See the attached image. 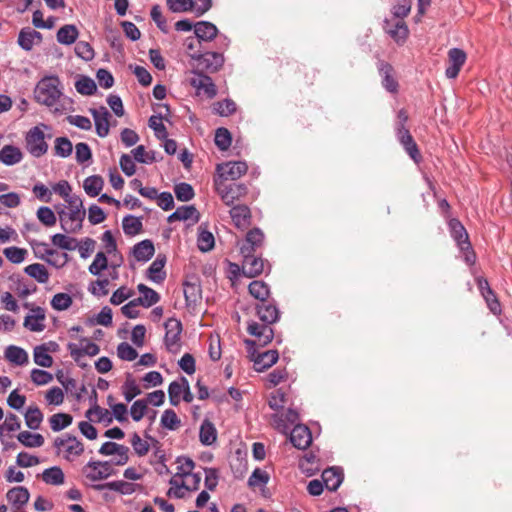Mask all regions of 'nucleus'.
<instances>
[{
    "instance_id": "obj_1",
    "label": "nucleus",
    "mask_w": 512,
    "mask_h": 512,
    "mask_svg": "<svg viewBox=\"0 0 512 512\" xmlns=\"http://www.w3.org/2000/svg\"><path fill=\"white\" fill-rule=\"evenodd\" d=\"M60 81L56 76H47L41 79L34 87V99L37 102L50 107L55 112L61 111L59 100L62 92L59 88Z\"/></svg>"
},
{
    "instance_id": "obj_2",
    "label": "nucleus",
    "mask_w": 512,
    "mask_h": 512,
    "mask_svg": "<svg viewBox=\"0 0 512 512\" xmlns=\"http://www.w3.org/2000/svg\"><path fill=\"white\" fill-rule=\"evenodd\" d=\"M189 57L195 61L194 69L202 73H215L219 71L224 64V56L221 52H212L197 50L189 53Z\"/></svg>"
},
{
    "instance_id": "obj_3",
    "label": "nucleus",
    "mask_w": 512,
    "mask_h": 512,
    "mask_svg": "<svg viewBox=\"0 0 512 512\" xmlns=\"http://www.w3.org/2000/svg\"><path fill=\"white\" fill-rule=\"evenodd\" d=\"M62 230L68 234L77 233L82 229L86 216L85 210L67 209L65 204L55 206Z\"/></svg>"
},
{
    "instance_id": "obj_4",
    "label": "nucleus",
    "mask_w": 512,
    "mask_h": 512,
    "mask_svg": "<svg viewBox=\"0 0 512 512\" xmlns=\"http://www.w3.org/2000/svg\"><path fill=\"white\" fill-rule=\"evenodd\" d=\"M449 228L452 238L457 243L459 249L463 252L464 261L468 265L475 264L476 255L469 241V236L465 227L461 224L459 220L451 219L449 221Z\"/></svg>"
},
{
    "instance_id": "obj_5",
    "label": "nucleus",
    "mask_w": 512,
    "mask_h": 512,
    "mask_svg": "<svg viewBox=\"0 0 512 512\" xmlns=\"http://www.w3.org/2000/svg\"><path fill=\"white\" fill-rule=\"evenodd\" d=\"M53 445L57 455L62 456L68 461L75 460L84 452L83 443L71 434H64L55 438Z\"/></svg>"
},
{
    "instance_id": "obj_6",
    "label": "nucleus",
    "mask_w": 512,
    "mask_h": 512,
    "mask_svg": "<svg viewBox=\"0 0 512 512\" xmlns=\"http://www.w3.org/2000/svg\"><path fill=\"white\" fill-rule=\"evenodd\" d=\"M214 185L217 194L227 206H233L236 201L241 200L248 193V187L243 183H227L223 180H215Z\"/></svg>"
},
{
    "instance_id": "obj_7",
    "label": "nucleus",
    "mask_w": 512,
    "mask_h": 512,
    "mask_svg": "<svg viewBox=\"0 0 512 512\" xmlns=\"http://www.w3.org/2000/svg\"><path fill=\"white\" fill-rule=\"evenodd\" d=\"M164 344L166 349L173 354L180 351L182 323L176 318H169L165 324Z\"/></svg>"
},
{
    "instance_id": "obj_8",
    "label": "nucleus",
    "mask_w": 512,
    "mask_h": 512,
    "mask_svg": "<svg viewBox=\"0 0 512 512\" xmlns=\"http://www.w3.org/2000/svg\"><path fill=\"white\" fill-rule=\"evenodd\" d=\"M240 252L243 256L242 271L245 276L253 278L264 271V260L254 256L251 246H241Z\"/></svg>"
},
{
    "instance_id": "obj_9",
    "label": "nucleus",
    "mask_w": 512,
    "mask_h": 512,
    "mask_svg": "<svg viewBox=\"0 0 512 512\" xmlns=\"http://www.w3.org/2000/svg\"><path fill=\"white\" fill-rule=\"evenodd\" d=\"M83 472L90 481H100L114 474L112 465L108 461H89L83 468Z\"/></svg>"
},
{
    "instance_id": "obj_10",
    "label": "nucleus",
    "mask_w": 512,
    "mask_h": 512,
    "mask_svg": "<svg viewBox=\"0 0 512 512\" xmlns=\"http://www.w3.org/2000/svg\"><path fill=\"white\" fill-rule=\"evenodd\" d=\"M248 166L244 161H230L217 165L218 180L235 181L247 172Z\"/></svg>"
},
{
    "instance_id": "obj_11",
    "label": "nucleus",
    "mask_w": 512,
    "mask_h": 512,
    "mask_svg": "<svg viewBox=\"0 0 512 512\" xmlns=\"http://www.w3.org/2000/svg\"><path fill=\"white\" fill-rule=\"evenodd\" d=\"M193 77L190 79V84L198 93L203 92L208 98H214L217 94L216 86L210 76L198 70H192Z\"/></svg>"
},
{
    "instance_id": "obj_12",
    "label": "nucleus",
    "mask_w": 512,
    "mask_h": 512,
    "mask_svg": "<svg viewBox=\"0 0 512 512\" xmlns=\"http://www.w3.org/2000/svg\"><path fill=\"white\" fill-rule=\"evenodd\" d=\"M384 31L397 43L406 41L409 29L403 20L386 19L383 24Z\"/></svg>"
},
{
    "instance_id": "obj_13",
    "label": "nucleus",
    "mask_w": 512,
    "mask_h": 512,
    "mask_svg": "<svg viewBox=\"0 0 512 512\" xmlns=\"http://www.w3.org/2000/svg\"><path fill=\"white\" fill-rule=\"evenodd\" d=\"M53 137L51 128L47 125L34 126V157H40L48 151L46 140Z\"/></svg>"
},
{
    "instance_id": "obj_14",
    "label": "nucleus",
    "mask_w": 512,
    "mask_h": 512,
    "mask_svg": "<svg viewBox=\"0 0 512 512\" xmlns=\"http://www.w3.org/2000/svg\"><path fill=\"white\" fill-rule=\"evenodd\" d=\"M466 61V53L459 48H452L448 52V66L445 75L449 79H454L458 76L462 66Z\"/></svg>"
},
{
    "instance_id": "obj_15",
    "label": "nucleus",
    "mask_w": 512,
    "mask_h": 512,
    "mask_svg": "<svg viewBox=\"0 0 512 512\" xmlns=\"http://www.w3.org/2000/svg\"><path fill=\"white\" fill-rule=\"evenodd\" d=\"M68 349L73 359L77 362L82 356H95L100 351L99 346L88 339H83L79 344L69 343Z\"/></svg>"
},
{
    "instance_id": "obj_16",
    "label": "nucleus",
    "mask_w": 512,
    "mask_h": 512,
    "mask_svg": "<svg viewBox=\"0 0 512 512\" xmlns=\"http://www.w3.org/2000/svg\"><path fill=\"white\" fill-rule=\"evenodd\" d=\"M93 116L96 133L99 137L104 138L109 134V118L110 113L106 107L90 109Z\"/></svg>"
},
{
    "instance_id": "obj_17",
    "label": "nucleus",
    "mask_w": 512,
    "mask_h": 512,
    "mask_svg": "<svg viewBox=\"0 0 512 512\" xmlns=\"http://www.w3.org/2000/svg\"><path fill=\"white\" fill-rule=\"evenodd\" d=\"M290 441L294 447L304 450L312 442V435L309 428L305 425H295L290 433Z\"/></svg>"
},
{
    "instance_id": "obj_18",
    "label": "nucleus",
    "mask_w": 512,
    "mask_h": 512,
    "mask_svg": "<svg viewBox=\"0 0 512 512\" xmlns=\"http://www.w3.org/2000/svg\"><path fill=\"white\" fill-rule=\"evenodd\" d=\"M396 134L405 151L413 160H416L417 156H419V150L409 130L405 126H397Z\"/></svg>"
},
{
    "instance_id": "obj_19",
    "label": "nucleus",
    "mask_w": 512,
    "mask_h": 512,
    "mask_svg": "<svg viewBox=\"0 0 512 512\" xmlns=\"http://www.w3.org/2000/svg\"><path fill=\"white\" fill-rule=\"evenodd\" d=\"M230 216L237 228L245 229L250 225L251 211L247 205L231 206Z\"/></svg>"
},
{
    "instance_id": "obj_20",
    "label": "nucleus",
    "mask_w": 512,
    "mask_h": 512,
    "mask_svg": "<svg viewBox=\"0 0 512 512\" xmlns=\"http://www.w3.org/2000/svg\"><path fill=\"white\" fill-rule=\"evenodd\" d=\"M195 37L201 42H210L218 35L217 27L208 21H200L194 24Z\"/></svg>"
},
{
    "instance_id": "obj_21",
    "label": "nucleus",
    "mask_w": 512,
    "mask_h": 512,
    "mask_svg": "<svg viewBox=\"0 0 512 512\" xmlns=\"http://www.w3.org/2000/svg\"><path fill=\"white\" fill-rule=\"evenodd\" d=\"M247 331L252 336L258 338L262 345L270 343L274 336L273 329L270 327V324L267 323L259 324L252 322L248 325Z\"/></svg>"
},
{
    "instance_id": "obj_22",
    "label": "nucleus",
    "mask_w": 512,
    "mask_h": 512,
    "mask_svg": "<svg viewBox=\"0 0 512 512\" xmlns=\"http://www.w3.org/2000/svg\"><path fill=\"white\" fill-rule=\"evenodd\" d=\"M256 310L260 320L264 323L273 324L279 320L278 308L268 300L257 304Z\"/></svg>"
},
{
    "instance_id": "obj_23",
    "label": "nucleus",
    "mask_w": 512,
    "mask_h": 512,
    "mask_svg": "<svg viewBox=\"0 0 512 512\" xmlns=\"http://www.w3.org/2000/svg\"><path fill=\"white\" fill-rule=\"evenodd\" d=\"M57 347L58 345L55 342L34 347V363L42 367H50L53 359L48 352L55 351Z\"/></svg>"
},
{
    "instance_id": "obj_24",
    "label": "nucleus",
    "mask_w": 512,
    "mask_h": 512,
    "mask_svg": "<svg viewBox=\"0 0 512 512\" xmlns=\"http://www.w3.org/2000/svg\"><path fill=\"white\" fill-rule=\"evenodd\" d=\"M199 212L193 205L180 206L171 215L168 216V222L192 220L193 223L199 221Z\"/></svg>"
},
{
    "instance_id": "obj_25",
    "label": "nucleus",
    "mask_w": 512,
    "mask_h": 512,
    "mask_svg": "<svg viewBox=\"0 0 512 512\" xmlns=\"http://www.w3.org/2000/svg\"><path fill=\"white\" fill-rule=\"evenodd\" d=\"M165 263L166 257L158 255L147 269V277L155 283H162L166 278Z\"/></svg>"
},
{
    "instance_id": "obj_26",
    "label": "nucleus",
    "mask_w": 512,
    "mask_h": 512,
    "mask_svg": "<svg viewBox=\"0 0 512 512\" xmlns=\"http://www.w3.org/2000/svg\"><path fill=\"white\" fill-rule=\"evenodd\" d=\"M322 480L329 491H336L343 481V473L339 468L331 467L323 471Z\"/></svg>"
},
{
    "instance_id": "obj_27",
    "label": "nucleus",
    "mask_w": 512,
    "mask_h": 512,
    "mask_svg": "<svg viewBox=\"0 0 512 512\" xmlns=\"http://www.w3.org/2000/svg\"><path fill=\"white\" fill-rule=\"evenodd\" d=\"M95 490L102 491L104 489H109L115 492H118L123 495H130L135 492L136 485L130 482L118 480L107 482L104 484H97L93 486Z\"/></svg>"
},
{
    "instance_id": "obj_28",
    "label": "nucleus",
    "mask_w": 512,
    "mask_h": 512,
    "mask_svg": "<svg viewBox=\"0 0 512 512\" xmlns=\"http://www.w3.org/2000/svg\"><path fill=\"white\" fill-rule=\"evenodd\" d=\"M299 420L296 410L289 408L285 413L274 414L273 422L276 428L282 432H286L290 425L295 424Z\"/></svg>"
},
{
    "instance_id": "obj_29",
    "label": "nucleus",
    "mask_w": 512,
    "mask_h": 512,
    "mask_svg": "<svg viewBox=\"0 0 512 512\" xmlns=\"http://www.w3.org/2000/svg\"><path fill=\"white\" fill-rule=\"evenodd\" d=\"M279 358L277 350H268L258 354L254 359V369L262 372L274 365Z\"/></svg>"
},
{
    "instance_id": "obj_30",
    "label": "nucleus",
    "mask_w": 512,
    "mask_h": 512,
    "mask_svg": "<svg viewBox=\"0 0 512 512\" xmlns=\"http://www.w3.org/2000/svg\"><path fill=\"white\" fill-rule=\"evenodd\" d=\"M23 158L20 148L13 145H5L0 150V162L6 166H12L19 163Z\"/></svg>"
},
{
    "instance_id": "obj_31",
    "label": "nucleus",
    "mask_w": 512,
    "mask_h": 512,
    "mask_svg": "<svg viewBox=\"0 0 512 512\" xmlns=\"http://www.w3.org/2000/svg\"><path fill=\"white\" fill-rule=\"evenodd\" d=\"M137 289L141 294L139 298L135 299L139 305L148 308L159 302L160 295L152 288L141 283L137 286Z\"/></svg>"
},
{
    "instance_id": "obj_32",
    "label": "nucleus",
    "mask_w": 512,
    "mask_h": 512,
    "mask_svg": "<svg viewBox=\"0 0 512 512\" xmlns=\"http://www.w3.org/2000/svg\"><path fill=\"white\" fill-rule=\"evenodd\" d=\"M155 248L151 240H142L133 247V256L139 262H147L154 255Z\"/></svg>"
},
{
    "instance_id": "obj_33",
    "label": "nucleus",
    "mask_w": 512,
    "mask_h": 512,
    "mask_svg": "<svg viewBox=\"0 0 512 512\" xmlns=\"http://www.w3.org/2000/svg\"><path fill=\"white\" fill-rule=\"evenodd\" d=\"M188 384V380L185 377H181L179 381H173L170 383L168 387V395L171 405H179L183 392L185 391Z\"/></svg>"
},
{
    "instance_id": "obj_34",
    "label": "nucleus",
    "mask_w": 512,
    "mask_h": 512,
    "mask_svg": "<svg viewBox=\"0 0 512 512\" xmlns=\"http://www.w3.org/2000/svg\"><path fill=\"white\" fill-rule=\"evenodd\" d=\"M37 477H41L46 484L54 486L63 484L65 479L62 469L58 466L45 469L41 474H38Z\"/></svg>"
},
{
    "instance_id": "obj_35",
    "label": "nucleus",
    "mask_w": 512,
    "mask_h": 512,
    "mask_svg": "<svg viewBox=\"0 0 512 512\" xmlns=\"http://www.w3.org/2000/svg\"><path fill=\"white\" fill-rule=\"evenodd\" d=\"M5 358L15 365H24L28 363L27 352L15 345H10L5 349Z\"/></svg>"
},
{
    "instance_id": "obj_36",
    "label": "nucleus",
    "mask_w": 512,
    "mask_h": 512,
    "mask_svg": "<svg viewBox=\"0 0 512 512\" xmlns=\"http://www.w3.org/2000/svg\"><path fill=\"white\" fill-rule=\"evenodd\" d=\"M8 501L17 506H22L29 501L30 493L29 490L22 486L13 487L7 492L6 495Z\"/></svg>"
},
{
    "instance_id": "obj_37",
    "label": "nucleus",
    "mask_w": 512,
    "mask_h": 512,
    "mask_svg": "<svg viewBox=\"0 0 512 512\" xmlns=\"http://www.w3.org/2000/svg\"><path fill=\"white\" fill-rule=\"evenodd\" d=\"M79 32L75 25L67 24L57 32V41L63 45H71L78 38Z\"/></svg>"
},
{
    "instance_id": "obj_38",
    "label": "nucleus",
    "mask_w": 512,
    "mask_h": 512,
    "mask_svg": "<svg viewBox=\"0 0 512 512\" xmlns=\"http://www.w3.org/2000/svg\"><path fill=\"white\" fill-rule=\"evenodd\" d=\"M199 439L200 442L206 446L212 445L216 441L217 431L210 421L204 420L202 422L199 431Z\"/></svg>"
},
{
    "instance_id": "obj_39",
    "label": "nucleus",
    "mask_w": 512,
    "mask_h": 512,
    "mask_svg": "<svg viewBox=\"0 0 512 512\" xmlns=\"http://www.w3.org/2000/svg\"><path fill=\"white\" fill-rule=\"evenodd\" d=\"M104 186V180L99 175H92L84 180L83 188L87 195L96 197L101 192Z\"/></svg>"
},
{
    "instance_id": "obj_40",
    "label": "nucleus",
    "mask_w": 512,
    "mask_h": 512,
    "mask_svg": "<svg viewBox=\"0 0 512 512\" xmlns=\"http://www.w3.org/2000/svg\"><path fill=\"white\" fill-rule=\"evenodd\" d=\"M393 68L388 63H382L380 67V74L383 76V86L391 93H395L398 90V83L392 76Z\"/></svg>"
},
{
    "instance_id": "obj_41",
    "label": "nucleus",
    "mask_w": 512,
    "mask_h": 512,
    "mask_svg": "<svg viewBox=\"0 0 512 512\" xmlns=\"http://www.w3.org/2000/svg\"><path fill=\"white\" fill-rule=\"evenodd\" d=\"M142 227V221L139 217L127 215L122 220L123 231L128 236H135L139 234L142 230Z\"/></svg>"
},
{
    "instance_id": "obj_42",
    "label": "nucleus",
    "mask_w": 512,
    "mask_h": 512,
    "mask_svg": "<svg viewBox=\"0 0 512 512\" xmlns=\"http://www.w3.org/2000/svg\"><path fill=\"white\" fill-rule=\"evenodd\" d=\"M249 293L260 303L267 301L270 294L268 285L263 281L254 280L248 286Z\"/></svg>"
},
{
    "instance_id": "obj_43",
    "label": "nucleus",
    "mask_w": 512,
    "mask_h": 512,
    "mask_svg": "<svg viewBox=\"0 0 512 512\" xmlns=\"http://www.w3.org/2000/svg\"><path fill=\"white\" fill-rule=\"evenodd\" d=\"M73 417L67 413H56L49 418L50 428L59 432L72 424Z\"/></svg>"
},
{
    "instance_id": "obj_44",
    "label": "nucleus",
    "mask_w": 512,
    "mask_h": 512,
    "mask_svg": "<svg viewBox=\"0 0 512 512\" xmlns=\"http://www.w3.org/2000/svg\"><path fill=\"white\" fill-rule=\"evenodd\" d=\"M215 244L213 234L207 229L203 228L202 225L199 227L197 245L200 251L208 252Z\"/></svg>"
},
{
    "instance_id": "obj_45",
    "label": "nucleus",
    "mask_w": 512,
    "mask_h": 512,
    "mask_svg": "<svg viewBox=\"0 0 512 512\" xmlns=\"http://www.w3.org/2000/svg\"><path fill=\"white\" fill-rule=\"evenodd\" d=\"M108 268L107 254L99 251L96 253L93 262L88 267V271L94 276H100L102 271Z\"/></svg>"
},
{
    "instance_id": "obj_46",
    "label": "nucleus",
    "mask_w": 512,
    "mask_h": 512,
    "mask_svg": "<svg viewBox=\"0 0 512 512\" xmlns=\"http://www.w3.org/2000/svg\"><path fill=\"white\" fill-rule=\"evenodd\" d=\"M75 88L82 95H93L97 90L95 81L88 76H80L75 82Z\"/></svg>"
},
{
    "instance_id": "obj_47",
    "label": "nucleus",
    "mask_w": 512,
    "mask_h": 512,
    "mask_svg": "<svg viewBox=\"0 0 512 512\" xmlns=\"http://www.w3.org/2000/svg\"><path fill=\"white\" fill-rule=\"evenodd\" d=\"M51 241L53 245L68 251H73L78 246V241L76 238L69 237L60 233L53 235Z\"/></svg>"
},
{
    "instance_id": "obj_48",
    "label": "nucleus",
    "mask_w": 512,
    "mask_h": 512,
    "mask_svg": "<svg viewBox=\"0 0 512 512\" xmlns=\"http://www.w3.org/2000/svg\"><path fill=\"white\" fill-rule=\"evenodd\" d=\"M163 119H167L166 116L163 115H152L149 118L148 125L151 129H153L155 136L158 139H166L168 136L166 127L162 123Z\"/></svg>"
},
{
    "instance_id": "obj_49",
    "label": "nucleus",
    "mask_w": 512,
    "mask_h": 512,
    "mask_svg": "<svg viewBox=\"0 0 512 512\" xmlns=\"http://www.w3.org/2000/svg\"><path fill=\"white\" fill-rule=\"evenodd\" d=\"M38 220L46 227H52L57 222L55 212L47 206H41L36 212Z\"/></svg>"
},
{
    "instance_id": "obj_50",
    "label": "nucleus",
    "mask_w": 512,
    "mask_h": 512,
    "mask_svg": "<svg viewBox=\"0 0 512 512\" xmlns=\"http://www.w3.org/2000/svg\"><path fill=\"white\" fill-rule=\"evenodd\" d=\"M73 145L67 137H58L55 140L54 153L56 156L66 158L72 154Z\"/></svg>"
},
{
    "instance_id": "obj_51",
    "label": "nucleus",
    "mask_w": 512,
    "mask_h": 512,
    "mask_svg": "<svg viewBox=\"0 0 512 512\" xmlns=\"http://www.w3.org/2000/svg\"><path fill=\"white\" fill-rule=\"evenodd\" d=\"M135 161L143 164H151L156 161L154 151H146L143 145H139L131 151Z\"/></svg>"
},
{
    "instance_id": "obj_52",
    "label": "nucleus",
    "mask_w": 512,
    "mask_h": 512,
    "mask_svg": "<svg viewBox=\"0 0 512 512\" xmlns=\"http://www.w3.org/2000/svg\"><path fill=\"white\" fill-rule=\"evenodd\" d=\"M177 475L179 478H187L193 472L195 467L194 461L189 457H178L177 458Z\"/></svg>"
},
{
    "instance_id": "obj_53",
    "label": "nucleus",
    "mask_w": 512,
    "mask_h": 512,
    "mask_svg": "<svg viewBox=\"0 0 512 512\" xmlns=\"http://www.w3.org/2000/svg\"><path fill=\"white\" fill-rule=\"evenodd\" d=\"M180 419L172 409H167L161 416V425L171 431L176 430L180 426Z\"/></svg>"
},
{
    "instance_id": "obj_54",
    "label": "nucleus",
    "mask_w": 512,
    "mask_h": 512,
    "mask_svg": "<svg viewBox=\"0 0 512 512\" xmlns=\"http://www.w3.org/2000/svg\"><path fill=\"white\" fill-rule=\"evenodd\" d=\"M178 476L174 475L170 480L169 484L171 485L170 489L167 492L169 497H175L178 499L184 498L185 490L187 487V483L178 480Z\"/></svg>"
},
{
    "instance_id": "obj_55",
    "label": "nucleus",
    "mask_w": 512,
    "mask_h": 512,
    "mask_svg": "<svg viewBox=\"0 0 512 512\" xmlns=\"http://www.w3.org/2000/svg\"><path fill=\"white\" fill-rule=\"evenodd\" d=\"M61 383L65 391L76 399H80L82 394L86 391L84 385L79 386L77 381L70 377L65 378Z\"/></svg>"
},
{
    "instance_id": "obj_56",
    "label": "nucleus",
    "mask_w": 512,
    "mask_h": 512,
    "mask_svg": "<svg viewBox=\"0 0 512 512\" xmlns=\"http://www.w3.org/2000/svg\"><path fill=\"white\" fill-rule=\"evenodd\" d=\"M174 193L176 198L182 202L190 201L195 195L193 187L185 182L176 184L174 187Z\"/></svg>"
},
{
    "instance_id": "obj_57",
    "label": "nucleus",
    "mask_w": 512,
    "mask_h": 512,
    "mask_svg": "<svg viewBox=\"0 0 512 512\" xmlns=\"http://www.w3.org/2000/svg\"><path fill=\"white\" fill-rule=\"evenodd\" d=\"M231 141H232V138H231V134L228 131V129H226L224 127H220L216 130L215 144L220 150H222V151L227 150L231 145Z\"/></svg>"
},
{
    "instance_id": "obj_58",
    "label": "nucleus",
    "mask_w": 512,
    "mask_h": 512,
    "mask_svg": "<svg viewBox=\"0 0 512 512\" xmlns=\"http://www.w3.org/2000/svg\"><path fill=\"white\" fill-rule=\"evenodd\" d=\"M3 253L10 262L19 264L25 260L28 251L16 246H11L5 248Z\"/></svg>"
},
{
    "instance_id": "obj_59",
    "label": "nucleus",
    "mask_w": 512,
    "mask_h": 512,
    "mask_svg": "<svg viewBox=\"0 0 512 512\" xmlns=\"http://www.w3.org/2000/svg\"><path fill=\"white\" fill-rule=\"evenodd\" d=\"M213 110L220 116H229L236 111V103L231 99H224L214 103Z\"/></svg>"
},
{
    "instance_id": "obj_60",
    "label": "nucleus",
    "mask_w": 512,
    "mask_h": 512,
    "mask_svg": "<svg viewBox=\"0 0 512 512\" xmlns=\"http://www.w3.org/2000/svg\"><path fill=\"white\" fill-rule=\"evenodd\" d=\"M72 297L67 293H57L51 300V306L57 311H64L72 305Z\"/></svg>"
},
{
    "instance_id": "obj_61",
    "label": "nucleus",
    "mask_w": 512,
    "mask_h": 512,
    "mask_svg": "<svg viewBox=\"0 0 512 512\" xmlns=\"http://www.w3.org/2000/svg\"><path fill=\"white\" fill-rule=\"evenodd\" d=\"M264 240V234L259 228H254L250 230L245 239V243L242 246H251L252 252L259 246H261Z\"/></svg>"
},
{
    "instance_id": "obj_62",
    "label": "nucleus",
    "mask_w": 512,
    "mask_h": 512,
    "mask_svg": "<svg viewBox=\"0 0 512 512\" xmlns=\"http://www.w3.org/2000/svg\"><path fill=\"white\" fill-rule=\"evenodd\" d=\"M184 296L187 303L195 304L201 298V288L198 284L186 282L184 284Z\"/></svg>"
},
{
    "instance_id": "obj_63",
    "label": "nucleus",
    "mask_w": 512,
    "mask_h": 512,
    "mask_svg": "<svg viewBox=\"0 0 512 512\" xmlns=\"http://www.w3.org/2000/svg\"><path fill=\"white\" fill-rule=\"evenodd\" d=\"M117 355L121 360L133 361L137 358V351L127 342H121L117 346Z\"/></svg>"
},
{
    "instance_id": "obj_64",
    "label": "nucleus",
    "mask_w": 512,
    "mask_h": 512,
    "mask_svg": "<svg viewBox=\"0 0 512 512\" xmlns=\"http://www.w3.org/2000/svg\"><path fill=\"white\" fill-rule=\"evenodd\" d=\"M19 428V418L15 414L9 413L6 416L4 422L0 425V435H3L4 433L17 431Z\"/></svg>"
}]
</instances>
